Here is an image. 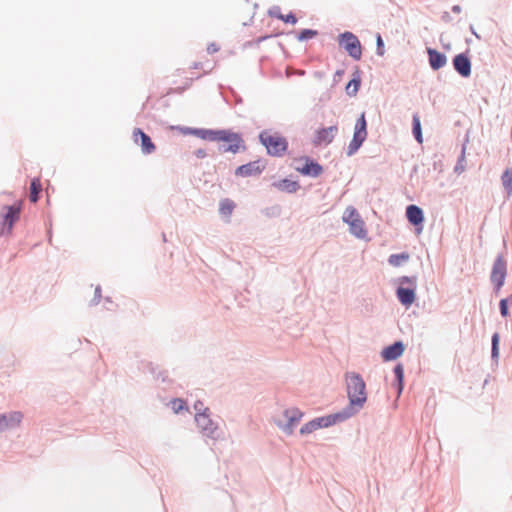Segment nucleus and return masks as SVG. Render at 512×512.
Wrapping results in <instances>:
<instances>
[{
  "mask_svg": "<svg viewBox=\"0 0 512 512\" xmlns=\"http://www.w3.org/2000/svg\"><path fill=\"white\" fill-rule=\"evenodd\" d=\"M345 379L347 395L349 398V407L344 411L352 409L355 414L364 406L367 400L366 384L363 378L355 372L347 373Z\"/></svg>",
  "mask_w": 512,
  "mask_h": 512,
  "instance_id": "1",
  "label": "nucleus"
},
{
  "mask_svg": "<svg viewBox=\"0 0 512 512\" xmlns=\"http://www.w3.org/2000/svg\"><path fill=\"white\" fill-rule=\"evenodd\" d=\"M196 136L211 141L218 140H229L234 142L233 146H225L220 145L219 150L223 153L232 152L237 153L241 146H243V140L241 137L233 132L227 130H205V129H197L193 132Z\"/></svg>",
  "mask_w": 512,
  "mask_h": 512,
  "instance_id": "2",
  "label": "nucleus"
},
{
  "mask_svg": "<svg viewBox=\"0 0 512 512\" xmlns=\"http://www.w3.org/2000/svg\"><path fill=\"white\" fill-rule=\"evenodd\" d=\"M342 220L349 226V231L352 235L359 239H365L367 236V229L365 223L361 218L359 212L352 206L345 209Z\"/></svg>",
  "mask_w": 512,
  "mask_h": 512,
  "instance_id": "3",
  "label": "nucleus"
},
{
  "mask_svg": "<svg viewBox=\"0 0 512 512\" xmlns=\"http://www.w3.org/2000/svg\"><path fill=\"white\" fill-rule=\"evenodd\" d=\"M260 141L272 156H282L287 150V140L278 133L263 131L260 133Z\"/></svg>",
  "mask_w": 512,
  "mask_h": 512,
  "instance_id": "4",
  "label": "nucleus"
},
{
  "mask_svg": "<svg viewBox=\"0 0 512 512\" xmlns=\"http://www.w3.org/2000/svg\"><path fill=\"white\" fill-rule=\"evenodd\" d=\"M22 202L18 201L10 206H4L0 213V234L10 233L12 227L20 217Z\"/></svg>",
  "mask_w": 512,
  "mask_h": 512,
  "instance_id": "5",
  "label": "nucleus"
},
{
  "mask_svg": "<svg viewBox=\"0 0 512 512\" xmlns=\"http://www.w3.org/2000/svg\"><path fill=\"white\" fill-rule=\"evenodd\" d=\"M400 286L396 290L398 300L402 305L409 307L415 301L416 278L401 277L399 279Z\"/></svg>",
  "mask_w": 512,
  "mask_h": 512,
  "instance_id": "6",
  "label": "nucleus"
},
{
  "mask_svg": "<svg viewBox=\"0 0 512 512\" xmlns=\"http://www.w3.org/2000/svg\"><path fill=\"white\" fill-rule=\"evenodd\" d=\"M366 127L367 124L365 120V114L362 113L359 119L356 121L353 139L348 146V155L354 154L365 141L367 137Z\"/></svg>",
  "mask_w": 512,
  "mask_h": 512,
  "instance_id": "7",
  "label": "nucleus"
},
{
  "mask_svg": "<svg viewBox=\"0 0 512 512\" xmlns=\"http://www.w3.org/2000/svg\"><path fill=\"white\" fill-rule=\"evenodd\" d=\"M340 44L347 53L355 60H360L362 56V48L358 38L351 32H345L340 35Z\"/></svg>",
  "mask_w": 512,
  "mask_h": 512,
  "instance_id": "8",
  "label": "nucleus"
},
{
  "mask_svg": "<svg viewBox=\"0 0 512 512\" xmlns=\"http://www.w3.org/2000/svg\"><path fill=\"white\" fill-rule=\"evenodd\" d=\"M303 412L298 408H290L284 411L285 422H279L278 426L288 433H292L303 417Z\"/></svg>",
  "mask_w": 512,
  "mask_h": 512,
  "instance_id": "9",
  "label": "nucleus"
},
{
  "mask_svg": "<svg viewBox=\"0 0 512 512\" xmlns=\"http://www.w3.org/2000/svg\"><path fill=\"white\" fill-rule=\"evenodd\" d=\"M195 422L205 436L213 439L218 438V428L209 418V415L206 413H196Z\"/></svg>",
  "mask_w": 512,
  "mask_h": 512,
  "instance_id": "10",
  "label": "nucleus"
},
{
  "mask_svg": "<svg viewBox=\"0 0 512 512\" xmlns=\"http://www.w3.org/2000/svg\"><path fill=\"white\" fill-rule=\"evenodd\" d=\"M506 277V262L503 257L499 256L493 265L491 272V281L495 285L496 290H499L505 281Z\"/></svg>",
  "mask_w": 512,
  "mask_h": 512,
  "instance_id": "11",
  "label": "nucleus"
},
{
  "mask_svg": "<svg viewBox=\"0 0 512 512\" xmlns=\"http://www.w3.org/2000/svg\"><path fill=\"white\" fill-rule=\"evenodd\" d=\"M352 415H354V411L350 409L349 411H342L339 413H335L328 416H323L314 419L317 425V428H324L329 427L333 424H336L338 422H342L348 418H350Z\"/></svg>",
  "mask_w": 512,
  "mask_h": 512,
  "instance_id": "12",
  "label": "nucleus"
},
{
  "mask_svg": "<svg viewBox=\"0 0 512 512\" xmlns=\"http://www.w3.org/2000/svg\"><path fill=\"white\" fill-rule=\"evenodd\" d=\"M338 132L336 125L327 128H320L315 132L313 144L316 146L330 144Z\"/></svg>",
  "mask_w": 512,
  "mask_h": 512,
  "instance_id": "13",
  "label": "nucleus"
},
{
  "mask_svg": "<svg viewBox=\"0 0 512 512\" xmlns=\"http://www.w3.org/2000/svg\"><path fill=\"white\" fill-rule=\"evenodd\" d=\"M133 140L135 143H139V141H140L143 153L151 154L155 151L156 147H155L154 143L152 142L151 138L146 133H144L141 129L135 128L133 130Z\"/></svg>",
  "mask_w": 512,
  "mask_h": 512,
  "instance_id": "14",
  "label": "nucleus"
},
{
  "mask_svg": "<svg viewBox=\"0 0 512 512\" xmlns=\"http://www.w3.org/2000/svg\"><path fill=\"white\" fill-rule=\"evenodd\" d=\"M264 166L260 163V161H253L244 165L239 166L235 174L237 176L247 177L252 175L260 174L263 170Z\"/></svg>",
  "mask_w": 512,
  "mask_h": 512,
  "instance_id": "15",
  "label": "nucleus"
},
{
  "mask_svg": "<svg viewBox=\"0 0 512 512\" xmlns=\"http://www.w3.org/2000/svg\"><path fill=\"white\" fill-rule=\"evenodd\" d=\"M455 70L463 77H468L471 73V62L464 54H458L453 59Z\"/></svg>",
  "mask_w": 512,
  "mask_h": 512,
  "instance_id": "16",
  "label": "nucleus"
},
{
  "mask_svg": "<svg viewBox=\"0 0 512 512\" xmlns=\"http://www.w3.org/2000/svg\"><path fill=\"white\" fill-rule=\"evenodd\" d=\"M403 352L404 345L402 342L398 341L383 349L381 355L385 361H391L400 357L403 354Z\"/></svg>",
  "mask_w": 512,
  "mask_h": 512,
  "instance_id": "17",
  "label": "nucleus"
},
{
  "mask_svg": "<svg viewBox=\"0 0 512 512\" xmlns=\"http://www.w3.org/2000/svg\"><path fill=\"white\" fill-rule=\"evenodd\" d=\"M429 64L434 70H438L446 65L447 58L444 54L435 49L428 48Z\"/></svg>",
  "mask_w": 512,
  "mask_h": 512,
  "instance_id": "18",
  "label": "nucleus"
},
{
  "mask_svg": "<svg viewBox=\"0 0 512 512\" xmlns=\"http://www.w3.org/2000/svg\"><path fill=\"white\" fill-rule=\"evenodd\" d=\"M406 216L409 222L415 226L424 221L423 211L416 205H409L406 209Z\"/></svg>",
  "mask_w": 512,
  "mask_h": 512,
  "instance_id": "19",
  "label": "nucleus"
},
{
  "mask_svg": "<svg viewBox=\"0 0 512 512\" xmlns=\"http://www.w3.org/2000/svg\"><path fill=\"white\" fill-rule=\"evenodd\" d=\"M297 170L303 175H310L317 177L322 173V167L311 160H306V163L302 167H297Z\"/></svg>",
  "mask_w": 512,
  "mask_h": 512,
  "instance_id": "20",
  "label": "nucleus"
},
{
  "mask_svg": "<svg viewBox=\"0 0 512 512\" xmlns=\"http://www.w3.org/2000/svg\"><path fill=\"white\" fill-rule=\"evenodd\" d=\"M273 186L280 191H285L289 193L295 192L298 189V183L288 179L280 180L274 183Z\"/></svg>",
  "mask_w": 512,
  "mask_h": 512,
  "instance_id": "21",
  "label": "nucleus"
},
{
  "mask_svg": "<svg viewBox=\"0 0 512 512\" xmlns=\"http://www.w3.org/2000/svg\"><path fill=\"white\" fill-rule=\"evenodd\" d=\"M42 191V185L39 178H34L30 184L29 199L31 202L36 203L39 199V193Z\"/></svg>",
  "mask_w": 512,
  "mask_h": 512,
  "instance_id": "22",
  "label": "nucleus"
},
{
  "mask_svg": "<svg viewBox=\"0 0 512 512\" xmlns=\"http://www.w3.org/2000/svg\"><path fill=\"white\" fill-rule=\"evenodd\" d=\"M235 203L228 198L220 201L219 212L222 216L229 218L235 208Z\"/></svg>",
  "mask_w": 512,
  "mask_h": 512,
  "instance_id": "23",
  "label": "nucleus"
},
{
  "mask_svg": "<svg viewBox=\"0 0 512 512\" xmlns=\"http://www.w3.org/2000/svg\"><path fill=\"white\" fill-rule=\"evenodd\" d=\"M502 185L508 194H512V169H506L501 177Z\"/></svg>",
  "mask_w": 512,
  "mask_h": 512,
  "instance_id": "24",
  "label": "nucleus"
},
{
  "mask_svg": "<svg viewBox=\"0 0 512 512\" xmlns=\"http://www.w3.org/2000/svg\"><path fill=\"white\" fill-rule=\"evenodd\" d=\"M360 77L356 76L354 77L347 85H346V93L349 96H355L359 90L360 87Z\"/></svg>",
  "mask_w": 512,
  "mask_h": 512,
  "instance_id": "25",
  "label": "nucleus"
},
{
  "mask_svg": "<svg viewBox=\"0 0 512 512\" xmlns=\"http://www.w3.org/2000/svg\"><path fill=\"white\" fill-rule=\"evenodd\" d=\"M171 409L174 413H180L181 411H188V406L186 402L180 398H176L171 400L170 402Z\"/></svg>",
  "mask_w": 512,
  "mask_h": 512,
  "instance_id": "26",
  "label": "nucleus"
},
{
  "mask_svg": "<svg viewBox=\"0 0 512 512\" xmlns=\"http://www.w3.org/2000/svg\"><path fill=\"white\" fill-rule=\"evenodd\" d=\"M413 134L419 143H422L421 123L418 115L413 116Z\"/></svg>",
  "mask_w": 512,
  "mask_h": 512,
  "instance_id": "27",
  "label": "nucleus"
},
{
  "mask_svg": "<svg viewBox=\"0 0 512 512\" xmlns=\"http://www.w3.org/2000/svg\"><path fill=\"white\" fill-rule=\"evenodd\" d=\"M409 258V255L407 253H401V254H393L389 257L388 261L392 266H399L404 261H407Z\"/></svg>",
  "mask_w": 512,
  "mask_h": 512,
  "instance_id": "28",
  "label": "nucleus"
},
{
  "mask_svg": "<svg viewBox=\"0 0 512 512\" xmlns=\"http://www.w3.org/2000/svg\"><path fill=\"white\" fill-rule=\"evenodd\" d=\"M7 418H8V422H9V428L15 427L21 423V421L23 419V414L19 411H15V412H12L9 415H7Z\"/></svg>",
  "mask_w": 512,
  "mask_h": 512,
  "instance_id": "29",
  "label": "nucleus"
},
{
  "mask_svg": "<svg viewBox=\"0 0 512 512\" xmlns=\"http://www.w3.org/2000/svg\"><path fill=\"white\" fill-rule=\"evenodd\" d=\"M270 14L272 16H275L276 18L286 22V23H291V24H295L297 22V18L295 17L294 14L290 13L288 15H283L281 13H276L274 11H271Z\"/></svg>",
  "mask_w": 512,
  "mask_h": 512,
  "instance_id": "30",
  "label": "nucleus"
},
{
  "mask_svg": "<svg viewBox=\"0 0 512 512\" xmlns=\"http://www.w3.org/2000/svg\"><path fill=\"white\" fill-rule=\"evenodd\" d=\"M318 428H317V425H316V422L315 420H312L306 424H304L301 429H300V433L301 434H310L314 431H316Z\"/></svg>",
  "mask_w": 512,
  "mask_h": 512,
  "instance_id": "31",
  "label": "nucleus"
},
{
  "mask_svg": "<svg viewBox=\"0 0 512 512\" xmlns=\"http://www.w3.org/2000/svg\"><path fill=\"white\" fill-rule=\"evenodd\" d=\"M394 373H395V376L399 382V392H401L402 390V382H403V377H404V370H403V367L401 364H398L395 366L394 368Z\"/></svg>",
  "mask_w": 512,
  "mask_h": 512,
  "instance_id": "32",
  "label": "nucleus"
},
{
  "mask_svg": "<svg viewBox=\"0 0 512 512\" xmlns=\"http://www.w3.org/2000/svg\"><path fill=\"white\" fill-rule=\"evenodd\" d=\"M498 345H499V334L494 333L492 336V357L493 358L498 357V354H499Z\"/></svg>",
  "mask_w": 512,
  "mask_h": 512,
  "instance_id": "33",
  "label": "nucleus"
},
{
  "mask_svg": "<svg viewBox=\"0 0 512 512\" xmlns=\"http://www.w3.org/2000/svg\"><path fill=\"white\" fill-rule=\"evenodd\" d=\"M316 34L317 32L315 30L305 29L300 32L298 39L300 41L308 40L310 38H313Z\"/></svg>",
  "mask_w": 512,
  "mask_h": 512,
  "instance_id": "34",
  "label": "nucleus"
},
{
  "mask_svg": "<svg viewBox=\"0 0 512 512\" xmlns=\"http://www.w3.org/2000/svg\"><path fill=\"white\" fill-rule=\"evenodd\" d=\"M512 301V295L510 296L509 299H502L500 301V312H501V315L503 317H507L508 316V301Z\"/></svg>",
  "mask_w": 512,
  "mask_h": 512,
  "instance_id": "35",
  "label": "nucleus"
},
{
  "mask_svg": "<svg viewBox=\"0 0 512 512\" xmlns=\"http://www.w3.org/2000/svg\"><path fill=\"white\" fill-rule=\"evenodd\" d=\"M7 428H9V422H8L7 415L0 414V432L4 431Z\"/></svg>",
  "mask_w": 512,
  "mask_h": 512,
  "instance_id": "36",
  "label": "nucleus"
},
{
  "mask_svg": "<svg viewBox=\"0 0 512 512\" xmlns=\"http://www.w3.org/2000/svg\"><path fill=\"white\" fill-rule=\"evenodd\" d=\"M194 409L197 411V413H205L208 411V408L204 407V404L201 401H197L194 404Z\"/></svg>",
  "mask_w": 512,
  "mask_h": 512,
  "instance_id": "37",
  "label": "nucleus"
},
{
  "mask_svg": "<svg viewBox=\"0 0 512 512\" xmlns=\"http://www.w3.org/2000/svg\"><path fill=\"white\" fill-rule=\"evenodd\" d=\"M377 46H378V47H377V49H378V54H379V55H383V54H384V49H383V46H384V45H383V40H382V38H381V36H380V35H378V37H377Z\"/></svg>",
  "mask_w": 512,
  "mask_h": 512,
  "instance_id": "38",
  "label": "nucleus"
},
{
  "mask_svg": "<svg viewBox=\"0 0 512 512\" xmlns=\"http://www.w3.org/2000/svg\"><path fill=\"white\" fill-rule=\"evenodd\" d=\"M218 50H219V47H218V46H217V44H215V43H212V44L208 45V47H207V51H208V53H210V54L215 53V52H217Z\"/></svg>",
  "mask_w": 512,
  "mask_h": 512,
  "instance_id": "39",
  "label": "nucleus"
},
{
  "mask_svg": "<svg viewBox=\"0 0 512 512\" xmlns=\"http://www.w3.org/2000/svg\"><path fill=\"white\" fill-rule=\"evenodd\" d=\"M219 142H222L223 144L222 145H225V146H233L234 142H231L229 140H218Z\"/></svg>",
  "mask_w": 512,
  "mask_h": 512,
  "instance_id": "40",
  "label": "nucleus"
},
{
  "mask_svg": "<svg viewBox=\"0 0 512 512\" xmlns=\"http://www.w3.org/2000/svg\"><path fill=\"white\" fill-rule=\"evenodd\" d=\"M452 11H453L454 13H460V12H461V7H460L459 5H454V6L452 7Z\"/></svg>",
  "mask_w": 512,
  "mask_h": 512,
  "instance_id": "41",
  "label": "nucleus"
},
{
  "mask_svg": "<svg viewBox=\"0 0 512 512\" xmlns=\"http://www.w3.org/2000/svg\"><path fill=\"white\" fill-rule=\"evenodd\" d=\"M196 155H197L198 157H201V158H202V157H205L206 153H205V151H204V150H198V151L196 152Z\"/></svg>",
  "mask_w": 512,
  "mask_h": 512,
  "instance_id": "42",
  "label": "nucleus"
}]
</instances>
